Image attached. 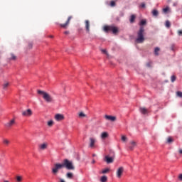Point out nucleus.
<instances>
[{
    "label": "nucleus",
    "instance_id": "obj_26",
    "mask_svg": "<svg viewBox=\"0 0 182 182\" xmlns=\"http://www.w3.org/2000/svg\"><path fill=\"white\" fill-rule=\"evenodd\" d=\"M109 171H110L109 168H105V169L102 170V173L106 174V173H109Z\"/></svg>",
    "mask_w": 182,
    "mask_h": 182
},
{
    "label": "nucleus",
    "instance_id": "obj_9",
    "mask_svg": "<svg viewBox=\"0 0 182 182\" xmlns=\"http://www.w3.org/2000/svg\"><path fill=\"white\" fill-rule=\"evenodd\" d=\"M48 143L47 142H44L42 144H40L38 145V150L40 151H43V150H46V149H48Z\"/></svg>",
    "mask_w": 182,
    "mask_h": 182
},
{
    "label": "nucleus",
    "instance_id": "obj_28",
    "mask_svg": "<svg viewBox=\"0 0 182 182\" xmlns=\"http://www.w3.org/2000/svg\"><path fill=\"white\" fill-rule=\"evenodd\" d=\"M110 6H112V8L116 6V1H111L110 4H109Z\"/></svg>",
    "mask_w": 182,
    "mask_h": 182
},
{
    "label": "nucleus",
    "instance_id": "obj_1",
    "mask_svg": "<svg viewBox=\"0 0 182 182\" xmlns=\"http://www.w3.org/2000/svg\"><path fill=\"white\" fill-rule=\"evenodd\" d=\"M147 21L143 19L141 20L139 25L140 28L137 32V38L135 40L136 43H143L144 42V25H146Z\"/></svg>",
    "mask_w": 182,
    "mask_h": 182
},
{
    "label": "nucleus",
    "instance_id": "obj_40",
    "mask_svg": "<svg viewBox=\"0 0 182 182\" xmlns=\"http://www.w3.org/2000/svg\"><path fill=\"white\" fill-rule=\"evenodd\" d=\"M141 8H146V4L141 3Z\"/></svg>",
    "mask_w": 182,
    "mask_h": 182
},
{
    "label": "nucleus",
    "instance_id": "obj_22",
    "mask_svg": "<svg viewBox=\"0 0 182 182\" xmlns=\"http://www.w3.org/2000/svg\"><path fill=\"white\" fill-rule=\"evenodd\" d=\"M67 178L72 179L73 178V173L72 172H68L66 173Z\"/></svg>",
    "mask_w": 182,
    "mask_h": 182
},
{
    "label": "nucleus",
    "instance_id": "obj_30",
    "mask_svg": "<svg viewBox=\"0 0 182 182\" xmlns=\"http://www.w3.org/2000/svg\"><path fill=\"white\" fill-rule=\"evenodd\" d=\"M176 96H178V97H182V92L180 91H178L176 92Z\"/></svg>",
    "mask_w": 182,
    "mask_h": 182
},
{
    "label": "nucleus",
    "instance_id": "obj_45",
    "mask_svg": "<svg viewBox=\"0 0 182 182\" xmlns=\"http://www.w3.org/2000/svg\"><path fill=\"white\" fill-rule=\"evenodd\" d=\"M60 182H66V181H65V180H63V178H60Z\"/></svg>",
    "mask_w": 182,
    "mask_h": 182
},
{
    "label": "nucleus",
    "instance_id": "obj_44",
    "mask_svg": "<svg viewBox=\"0 0 182 182\" xmlns=\"http://www.w3.org/2000/svg\"><path fill=\"white\" fill-rule=\"evenodd\" d=\"M171 50H174V46H171Z\"/></svg>",
    "mask_w": 182,
    "mask_h": 182
},
{
    "label": "nucleus",
    "instance_id": "obj_19",
    "mask_svg": "<svg viewBox=\"0 0 182 182\" xmlns=\"http://www.w3.org/2000/svg\"><path fill=\"white\" fill-rule=\"evenodd\" d=\"M135 20H136V15L132 14V15L130 16V19H129L130 23H134V22Z\"/></svg>",
    "mask_w": 182,
    "mask_h": 182
},
{
    "label": "nucleus",
    "instance_id": "obj_49",
    "mask_svg": "<svg viewBox=\"0 0 182 182\" xmlns=\"http://www.w3.org/2000/svg\"><path fill=\"white\" fill-rule=\"evenodd\" d=\"M4 182H9V181H4Z\"/></svg>",
    "mask_w": 182,
    "mask_h": 182
},
{
    "label": "nucleus",
    "instance_id": "obj_25",
    "mask_svg": "<svg viewBox=\"0 0 182 182\" xmlns=\"http://www.w3.org/2000/svg\"><path fill=\"white\" fill-rule=\"evenodd\" d=\"M165 26H166V28H170V26H171V23H170L169 21H166Z\"/></svg>",
    "mask_w": 182,
    "mask_h": 182
},
{
    "label": "nucleus",
    "instance_id": "obj_50",
    "mask_svg": "<svg viewBox=\"0 0 182 182\" xmlns=\"http://www.w3.org/2000/svg\"><path fill=\"white\" fill-rule=\"evenodd\" d=\"M50 38H53V36H50Z\"/></svg>",
    "mask_w": 182,
    "mask_h": 182
},
{
    "label": "nucleus",
    "instance_id": "obj_17",
    "mask_svg": "<svg viewBox=\"0 0 182 182\" xmlns=\"http://www.w3.org/2000/svg\"><path fill=\"white\" fill-rule=\"evenodd\" d=\"M129 144V150H134V148L136 147V146H137L136 141H131Z\"/></svg>",
    "mask_w": 182,
    "mask_h": 182
},
{
    "label": "nucleus",
    "instance_id": "obj_29",
    "mask_svg": "<svg viewBox=\"0 0 182 182\" xmlns=\"http://www.w3.org/2000/svg\"><path fill=\"white\" fill-rule=\"evenodd\" d=\"M167 143H173V138H171V136L168 137Z\"/></svg>",
    "mask_w": 182,
    "mask_h": 182
},
{
    "label": "nucleus",
    "instance_id": "obj_11",
    "mask_svg": "<svg viewBox=\"0 0 182 182\" xmlns=\"http://www.w3.org/2000/svg\"><path fill=\"white\" fill-rule=\"evenodd\" d=\"M55 119L57 122H62V120H65V116L62 114H57L55 116Z\"/></svg>",
    "mask_w": 182,
    "mask_h": 182
},
{
    "label": "nucleus",
    "instance_id": "obj_23",
    "mask_svg": "<svg viewBox=\"0 0 182 182\" xmlns=\"http://www.w3.org/2000/svg\"><path fill=\"white\" fill-rule=\"evenodd\" d=\"M10 58H9V60H16V55H14V53H11L10 54Z\"/></svg>",
    "mask_w": 182,
    "mask_h": 182
},
{
    "label": "nucleus",
    "instance_id": "obj_35",
    "mask_svg": "<svg viewBox=\"0 0 182 182\" xmlns=\"http://www.w3.org/2000/svg\"><path fill=\"white\" fill-rule=\"evenodd\" d=\"M33 46V44L32 43H28V48H29V49H32V47Z\"/></svg>",
    "mask_w": 182,
    "mask_h": 182
},
{
    "label": "nucleus",
    "instance_id": "obj_13",
    "mask_svg": "<svg viewBox=\"0 0 182 182\" xmlns=\"http://www.w3.org/2000/svg\"><path fill=\"white\" fill-rule=\"evenodd\" d=\"M106 120H109L110 122H116V117L112 115H105Z\"/></svg>",
    "mask_w": 182,
    "mask_h": 182
},
{
    "label": "nucleus",
    "instance_id": "obj_5",
    "mask_svg": "<svg viewBox=\"0 0 182 182\" xmlns=\"http://www.w3.org/2000/svg\"><path fill=\"white\" fill-rule=\"evenodd\" d=\"M103 31L104 32H105L106 33H109V32H110V31L113 33H117V32H119V29H117V27H114L113 26H104L103 27Z\"/></svg>",
    "mask_w": 182,
    "mask_h": 182
},
{
    "label": "nucleus",
    "instance_id": "obj_36",
    "mask_svg": "<svg viewBox=\"0 0 182 182\" xmlns=\"http://www.w3.org/2000/svg\"><path fill=\"white\" fill-rule=\"evenodd\" d=\"M122 141H126V140H127V137H126L125 136H122Z\"/></svg>",
    "mask_w": 182,
    "mask_h": 182
},
{
    "label": "nucleus",
    "instance_id": "obj_47",
    "mask_svg": "<svg viewBox=\"0 0 182 182\" xmlns=\"http://www.w3.org/2000/svg\"><path fill=\"white\" fill-rule=\"evenodd\" d=\"M179 154H182V149H179Z\"/></svg>",
    "mask_w": 182,
    "mask_h": 182
},
{
    "label": "nucleus",
    "instance_id": "obj_18",
    "mask_svg": "<svg viewBox=\"0 0 182 182\" xmlns=\"http://www.w3.org/2000/svg\"><path fill=\"white\" fill-rule=\"evenodd\" d=\"M139 110L142 114H147V113H149V109H147L146 107H140Z\"/></svg>",
    "mask_w": 182,
    "mask_h": 182
},
{
    "label": "nucleus",
    "instance_id": "obj_16",
    "mask_svg": "<svg viewBox=\"0 0 182 182\" xmlns=\"http://www.w3.org/2000/svg\"><path fill=\"white\" fill-rule=\"evenodd\" d=\"M105 161H106V163H107V164H110V163H113V158L109 157V156H106L105 157Z\"/></svg>",
    "mask_w": 182,
    "mask_h": 182
},
{
    "label": "nucleus",
    "instance_id": "obj_15",
    "mask_svg": "<svg viewBox=\"0 0 182 182\" xmlns=\"http://www.w3.org/2000/svg\"><path fill=\"white\" fill-rule=\"evenodd\" d=\"M100 137L102 140H106V139H107V137H109V133H107V132H104L101 133Z\"/></svg>",
    "mask_w": 182,
    "mask_h": 182
},
{
    "label": "nucleus",
    "instance_id": "obj_7",
    "mask_svg": "<svg viewBox=\"0 0 182 182\" xmlns=\"http://www.w3.org/2000/svg\"><path fill=\"white\" fill-rule=\"evenodd\" d=\"M95 144H96V138L90 137L89 147L90 149H95Z\"/></svg>",
    "mask_w": 182,
    "mask_h": 182
},
{
    "label": "nucleus",
    "instance_id": "obj_20",
    "mask_svg": "<svg viewBox=\"0 0 182 182\" xmlns=\"http://www.w3.org/2000/svg\"><path fill=\"white\" fill-rule=\"evenodd\" d=\"M151 14L153 16H156V17L159 16V11H157V9L152 10Z\"/></svg>",
    "mask_w": 182,
    "mask_h": 182
},
{
    "label": "nucleus",
    "instance_id": "obj_41",
    "mask_svg": "<svg viewBox=\"0 0 182 182\" xmlns=\"http://www.w3.org/2000/svg\"><path fill=\"white\" fill-rule=\"evenodd\" d=\"M178 179L180 180V181H182V173H181V174L178 176Z\"/></svg>",
    "mask_w": 182,
    "mask_h": 182
},
{
    "label": "nucleus",
    "instance_id": "obj_42",
    "mask_svg": "<svg viewBox=\"0 0 182 182\" xmlns=\"http://www.w3.org/2000/svg\"><path fill=\"white\" fill-rule=\"evenodd\" d=\"M102 53L107 55V51L106 50H102Z\"/></svg>",
    "mask_w": 182,
    "mask_h": 182
},
{
    "label": "nucleus",
    "instance_id": "obj_48",
    "mask_svg": "<svg viewBox=\"0 0 182 182\" xmlns=\"http://www.w3.org/2000/svg\"><path fill=\"white\" fill-rule=\"evenodd\" d=\"M95 156H96V154H94L92 155V156L95 157Z\"/></svg>",
    "mask_w": 182,
    "mask_h": 182
},
{
    "label": "nucleus",
    "instance_id": "obj_24",
    "mask_svg": "<svg viewBox=\"0 0 182 182\" xmlns=\"http://www.w3.org/2000/svg\"><path fill=\"white\" fill-rule=\"evenodd\" d=\"M100 181L101 182H107V176H102L101 178H100Z\"/></svg>",
    "mask_w": 182,
    "mask_h": 182
},
{
    "label": "nucleus",
    "instance_id": "obj_14",
    "mask_svg": "<svg viewBox=\"0 0 182 182\" xmlns=\"http://www.w3.org/2000/svg\"><path fill=\"white\" fill-rule=\"evenodd\" d=\"M14 124H15V119H12L11 120H10L9 122H7L5 126L6 127H12V126H14Z\"/></svg>",
    "mask_w": 182,
    "mask_h": 182
},
{
    "label": "nucleus",
    "instance_id": "obj_43",
    "mask_svg": "<svg viewBox=\"0 0 182 182\" xmlns=\"http://www.w3.org/2000/svg\"><path fill=\"white\" fill-rule=\"evenodd\" d=\"M65 35H69V31L64 32Z\"/></svg>",
    "mask_w": 182,
    "mask_h": 182
},
{
    "label": "nucleus",
    "instance_id": "obj_51",
    "mask_svg": "<svg viewBox=\"0 0 182 182\" xmlns=\"http://www.w3.org/2000/svg\"><path fill=\"white\" fill-rule=\"evenodd\" d=\"M147 66H150V65L147 64Z\"/></svg>",
    "mask_w": 182,
    "mask_h": 182
},
{
    "label": "nucleus",
    "instance_id": "obj_33",
    "mask_svg": "<svg viewBox=\"0 0 182 182\" xmlns=\"http://www.w3.org/2000/svg\"><path fill=\"white\" fill-rule=\"evenodd\" d=\"M16 180L18 182H21L22 181V177L21 176H17Z\"/></svg>",
    "mask_w": 182,
    "mask_h": 182
},
{
    "label": "nucleus",
    "instance_id": "obj_32",
    "mask_svg": "<svg viewBox=\"0 0 182 182\" xmlns=\"http://www.w3.org/2000/svg\"><path fill=\"white\" fill-rule=\"evenodd\" d=\"M48 126L51 127V126H53V121L50 120L48 122Z\"/></svg>",
    "mask_w": 182,
    "mask_h": 182
},
{
    "label": "nucleus",
    "instance_id": "obj_8",
    "mask_svg": "<svg viewBox=\"0 0 182 182\" xmlns=\"http://www.w3.org/2000/svg\"><path fill=\"white\" fill-rule=\"evenodd\" d=\"M31 114H32V109H28L22 112V116H25L26 117H30Z\"/></svg>",
    "mask_w": 182,
    "mask_h": 182
},
{
    "label": "nucleus",
    "instance_id": "obj_37",
    "mask_svg": "<svg viewBox=\"0 0 182 182\" xmlns=\"http://www.w3.org/2000/svg\"><path fill=\"white\" fill-rule=\"evenodd\" d=\"M4 144L8 145V144H9V141L8 139H4Z\"/></svg>",
    "mask_w": 182,
    "mask_h": 182
},
{
    "label": "nucleus",
    "instance_id": "obj_39",
    "mask_svg": "<svg viewBox=\"0 0 182 182\" xmlns=\"http://www.w3.org/2000/svg\"><path fill=\"white\" fill-rule=\"evenodd\" d=\"M178 36H182V30L178 31Z\"/></svg>",
    "mask_w": 182,
    "mask_h": 182
},
{
    "label": "nucleus",
    "instance_id": "obj_46",
    "mask_svg": "<svg viewBox=\"0 0 182 182\" xmlns=\"http://www.w3.org/2000/svg\"><path fill=\"white\" fill-rule=\"evenodd\" d=\"M95 163H96V161H95V159H93L92 161V164H95Z\"/></svg>",
    "mask_w": 182,
    "mask_h": 182
},
{
    "label": "nucleus",
    "instance_id": "obj_4",
    "mask_svg": "<svg viewBox=\"0 0 182 182\" xmlns=\"http://www.w3.org/2000/svg\"><path fill=\"white\" fill-rule=\"evenodd\" d=\"M63 168V165L62 164H55L53 167L51 168V173L53 176H58V173H59V170Z\"/></svg>",
    "mask_w": 182,
    "mask_h": 182
},
{
    "label": "nucleus",
    "instance_id": "obj_2",
    "mask_svg": "<svg viewBox=\"0 0 182 182\" xmlns=\"http://www.w3.org/2000/svg\"><path fill=\"white\" fill-rule=\"evenodd\" d=\"M38 94L42 96L43 99L45 100V102H46V103H53V102H55V100H53V97H52L49 95V93L45 91L38 90Z\"/></svg>",
    "mask_w": 182,
    "mask_h": 182
},
{
    "label": "nucleus",
    "instance_id": "obj_31",
    "mask_svg": "<svg viewBox=\"0 0 182 182\" xmlns=\"http://www.w3.org/2000/svg\"><path fill=\"white\" fill-rule=\"evenodd\" d=\"M79 117H86V115L83 112H80Z\"/></svg>",
    "mask_w": 182,
    "mask_h": 182
},
{
    "label": "nucleus",
    "instance_id": "obj_34",
    "mask_svg": "<svg viewBox=\"0 0 182 182\" xmlns=\"http://www.w3.org/2000/svg\"><path fill=\"white\" fill-rule=\"evenodd\" d=\"M171 80L172 82H176V77L174 75H172L171 77Z\"/></svg>",
    "mask_w": 182,
    "mask_h": 182
},
{
    "label": "nucleus",
    "instance_id": "obj_21",
    "mask_svg": "<svg viewBox=\"0 0 182 182\" xmlns=\"http://www.w3.org/2000/svg\"><path fill=\"white\" fill-rule=\"evenodd\" d=\"M159 52H160V48L156 47L155 49H154L155 56H159Z\"/></svg>",
    "mask_w": 182,
    "mask_h": 182
},
{
    "label": "nucleus",
    "instance_id": "obj_6",
    "mask_svg": "<svg viewBox=\"0 0 182 182\" xmlns=\"http://www.w3.org/2000/svg\"><path fill=\"white\" fill-rule=\"evenodd\" d=\"M72 16H70L67 20V21L65 22V23H61L60 24V26L61 28H63L64 29H66V28H68V26H69V23H70V19H72Z\"/></svg>",
    "mask_w": 182,
    "mask_h": 182
},
{
    "label": "nucleus",
    "instance_id": "obj_3",
    "mask_svg": "<svg viewBox=\"0 0 182 182\" xmlns=\"http://www.w3.org/2000/svg\"><path fill=\"white\" fill-rule=\"evenodd\" d=\"M63 168H67V170H75V166H73V162L69 161L68 159H64L63 163L61 164Z\"/></svg>",
    "mask_w": 182,
    "mask_h": 182
},
{
    "label": "nucleus",
    "instance_id": "obj_12",
    "mask_svg": "<svg viewBox=\"0 0 182 182\" xmlns=\"http://www.w3.org/2000/svg\"><path fill=\"white\" fill-rule=\"evenodd\" d=\"M85 23L86 32L89 33L90 32V21H89V20H85Z\"/></svg>",
    "mask_w": 182,
    "mask_h": 182
},
{
    "label": "nucleus",
    "instance_id": "obj_10",
    "mask_svg": "<svg viewBox=\"0 0 182 182\" xmlns=\"http://www.w3.org/2000/svg\"><path fill=\"white\" fill-rule=\"evenodd\" d=\"M123 171H124V168L123 167H119L117 171V177L118 178H122V175L123 174Z\"/></svg>",
    "mask_w": 182,
    "mask_h": 182
},
{
    "label": "nucleus",
    "instance_id": "obj_27",
    "mask_svg": "<svg viewBox=\"0 0 182 182\" xmlns=\"http://www.w3.org/2000/svg\"><path fill=\"white\" fill-rule=\"evenodd\" d=\"M8 86H9V82H5L4 85H3V89L6 90V88L8 87Z\"/></svg>",
    "mask_w": 182,
    "mask_h": 182
},
{
    "label": "nucleus",
    "instance_id": "obj_38",
    "mask_svg": "<svg viewBox=\"0 0 182 182\" xmlns=\"http://www.w3.org/2000/svg\"><path fill=\"white\" fill-rule=\"evenodd\" d=\"M168 9H169L168 7H166L165 9H163V11L164 13H166V12H168Z\"/></svg>",
    "mask_w": 182,
    "mask_h": 182
}]
</instances>
